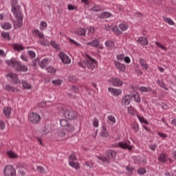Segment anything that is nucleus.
<instances>
[{
    "instance_id": "5701e85b",
    "label": "nucleus",
    "mask_w": 176,
    "mask_h": 176,
    "mask_svg": "<svg viewBox=\"0 0 176 176\" xmlns=\"http://www.w3.org/2000/svg\"><path fill=\"white\" fill-rule=\"evenodd\" d=\"M18 173L19 175L24 176L25 175V173L27 172V169L23 166L17 167Z\"/></svg>"
},
{
    "instance_id": "f8f14e48",
    "label": "nucleus",
    "mask_w": 176,
    "mask_h": 176,
    "mask_svg": "<svg viewBox=\"0 0 176 176\" xmlns=\"http://www.w3.org/2000/svg\"><path fill=\"white\" fill-rule=\"evenodd\" d=\"M130 101H131V95H125L122 99V105H130Z\"/></svg>"
},
{
    "instance_id": "ea45409f",
    "label": "nucleus",
    "mask_w": 176,
    "mask_h": 176,
    "mask_svg": "<svg viewBox=\"0 0 176 176\" xmlns=\"http://www.w3.org/2000/svg\"><path fill=\"white\" fill-rule=\"evenodd\" d=\"M14 50H16L17 52H20V50H24V47H23L22 45L16 44L14 46Z\"/></svg>"
},
{
    "instance_id": "20e7f679",
    "label": "nucleus",
    "mask_w": 176,
    "mask_h": 176,
    "mask_svg": "<svg viewBox=\"0 0 176 176\" xmlns=\"http://www.w3.org/2000/svg\"><path fill=\"white\" fill-rule=\"evenodd\" d=\"M3 173L5 176H16V169L12 165L6 166Z\"/></svg>"
},
{
    "instance_id": "f03ea898",
    "label": "nucleus",
    "mask_w": 176,
    "mask_h": 176,
    "mask_svg": "<svg viewBox=\"0 0 176 176\" xmlns=\"http://www.w3.org/2000/svg\"><path fill=\"white\" fill-rule=\"evenodd\" d=\"M60 109L61 112H63L65 118L66 119H68V120H75V119H78V116H79V113H78V112L74 110H71V109H68L63 107H60Z\"/></svg>"
},
{
    "instance_id": "c85d7f7f",
    "label": "nucleus",
    "mask_w": 176,
    "mask_h": 176,
    "mask_svg": "<svg viewBox=\"0 0 176 176\" xmlns=\"http://www.w3.org/2000/svg\"><path fill=\"white\" fill-rule=\"evenodd\" d=\"M22 85L24 89H30L32 87V86H31V85H30V83H28V82H26L24 80H22Z\"/></svg>"
},
{
    "instance_id": "4468645a",
    "label": "nucleus",
    "mask_w": 176,
    "mask_h": 176,
    "mask_svg": "<svg viewBox=\"0 0 176 176\" xmlns=\"http://www.w3.org/2000/svg\"><path fill=\"white\" fill-rule=\"evenodd\" d=\"M118 146L120 148H122V149H129V151H131V149H133V146H131V145H129L126 142H120L118 143Z\"/></svg>"
},
{
    "instance_id": "4d7b16f0",
    "label": "nucleus",
    "mask_w": 176,
    "mask_h": 176,
    "mask_svg": "<svg viewBox=\"0 0 176 176\" xmlns=\"http://www.w3.org/2000/svg\"><path fill=\"white\" fill-rule=\"evenodd\" d=\"M98 124H99L98 119L94 118L93 122V125L94 126V127H98Z\"/></svg>"
},
{
    "instance_id": "69168bd1",
    "label": "nucleus",
    "mask_w": 176,
    "mask_h": 176,
    "mask_svg": "<svg viewBox=\"0 0 176 176\" xmlns=\"http://www.w3.org/2000/svg\"><path fill=\"white\" fill-rule=\"evenodd\" d=\"M126 171H129V173H133V171H134V168H133V167H130V166H126Z\"/></svg>"
},
{
    "instance_id": "393cba45",
    "label": "nucleus",
    "mask_w": 176,
    "mask_h": 176,
    "mask_svg": "<svg viewBox=\"0 0 176 176\" xmlns=\"http://www.w3.org/2000/svg\"><path fill=\"white\" fill-rule=\"evenodd\" d=\"M131 98H134V100L135 101V102H138V103L141 102V98H140V95L138 94L131 95Z\"/></svg>"
},
{
    "instance_id": "e2e57ef3",
    "label": "nucleus",
    "mask_w": 176,
    "mask_h": 176,
    "mask_svg": "<svg viewBox=\"0 0 176 176\" xmlns=\"http://www.w3.org/2000/svg\"><path fill=\"white\" fill-rule=\"evenodd\" d=\"M5 129V122L3 121H0V130H3Z\"/></svg>"
},
{
    "instance_id": "423d86ee",
    "label": "nucleus",
    "mask_w": 176,
    "mask_h": 176,
    "mask_svg": "<svg viewBox=\"0 0 176 176\" xmlns=\"http://www.w3.org/2000/svg\"><path fill=\"white\" fill-rule=\"evenodd\" d=\"M14 16H15L16 19V25L19 28H21L23 27V14L21 11L19 10L15 13H13Z\"/></svg>"
},
{
    "instance_id": "6e6552de",
    "label": "nucleus",
    "mask_w": 176,
    "mask_h": 176,
    "mask_svg": "<svg viewBox=\"0 0 176 176\" xmlns=\"http://www.w3.org/2000/svg\"><path fill=\"white\" fill-rule=\"evenodd\" d=\"M59 57H60L62 63H63V64H70L71 63V58H69L68 57V56H67L65 54V53L60 52L59 53Z\"/></svg>"
},
{
    "instance_id": "c03bdc74",
    "label": "nucleus",
    "mask_w": 176,
    "mask_h": 176,
    "mask_svg": "<svg viewBox=\"0 0 176 176\" xmlns=\"http://www.w3.org/2000/svg\"><path fill=\"white\" fill-rule=\"evenodd\" d=\"M47 61L48 60L46 58L43 59L40 63V67L45 68V67L47 65Z\"/></svg>"
},
{
    "instance_id": "c9c22d12",
    "label": "nucleus",
    "mask_w": 176,
    "mask_h": 176,
    "mask_svg": "<svg viewBox=\"0 0 176 176\" xmlns=\"http://www.w3.org/2000/svg\"><path fill=\"white\" fill-rule=\"evenodd\" d=\"M131 127L135 133H138V131L140 130V126H138V124L133 123L131 124Z\"/></svg>"
},
{
    "instance_id": "bf43d9fd",
    "label": "nucleus",
    "mask_w": 176,
    "mask_h": 176,
    "mask_svg": "<svg viewBox=\"0 0 176 176\" xmlns=\"http://www.w3.org/2000/svg\"><path fill=\"white\" fill-rule=\"evenodd\" d=\"M41 45H43V46H49V41L47 40L41 41Z\"/></svg>"
},
{
    "instance_id": "6e6d98bb",
    "label": "nucleus",
    "mask_w": 176,
    "mask_h": 176,
    "mask_svg": "<svg viewBox=\"0 0 176 176\" xmlns=\"http://www.w3.org/2000/svg\"><path fill=\"white\" fill-rule=\"evenodd\" d=\"M98 159L99 160H102V162H107V163L109 162L108 158L107 157H104V156L98 157Z\"/></svg>"
},
{
    "instance_id": "6ab92c4d",
    "label": "nucleus",
    "mask_w": 176,
    "mask_h": 176,
    "mask_svg": "<svg viewBox=\"0 0 176 176\" xmlns=\"http://www.w3.org/2000/svg\"><path fill=\"white\" fill-rule=\"evenodd\" d=\"M4 89L6 91H12V93H15V91H19V90L17 89H16L14 87H12L9 85H6L4 87Z\"/></svg>"
},
{
    "instance_id": "1a4fd4ad",
    "label": "nucleus",
    "mask_w": 176,
    "mask_h": 176,
    "mask_svg": "<svg viewBox=\"0 0 176 176\" xmlns=\"http://www.w3.org/2000/svg\"><path fill=\"white\" fill-rule=\"evenodd\" d=\"M17 2H19V0H11V6H12V12L16 13L20 10V6L16 7L17 6Z\"/></svg>"
},
{
    "instance_id": "3c124183",
    "label": "nucleus",
    "mask_w": 176,
    "mask_h": 176,
    "mask_svg": "<svg viewBox=\"0 0 176 176\" xmlns=\"http://www.w3.org/2000/svg\"><path fill=\"white\" fill-rule=\"evenodd\" d=\"M52 83L53 85H55L56 86H60V85H61V83H63V81H61V80H52Z\"/></svg>"
},
{
    "instance_id": "a211bd4d",
    "label": "nucleus",
    "mask_w": 176,
    "mask_h": 176,
    "mask_svg": "<svg viewBox=\"0 0 176 176\" xmlns=\"http://www.w3.org/2000/svg\"><path fill=\"white\" fill-rule=\"evenodd\" d=\"M112 16V14L109 12H103L100 14L99 16V19H109Z\"/></svg>"
},
{
    "instance_id": "cd10ccee",
    "label": "nucleus",
    "mask_w": 176,
    "mask_h": 176,
    "mask_svg": "<svg viewBox=\"0 0 176 176\" xmlns=\"http://www.w3.org/2000/svg\"><path fill=\"white\" fill-rule=\"evenodd\" d=\"M158 161L161 163H166V154L162 153L158 157Z\"/></svg>"
},
{
    "instance_id": "603ef678",
    "label": "nucleus",
    "mask_w": 176,
    "mask_h": 176,
    "mask_svg": "<svg viewBox=\"0 0 176 176\" xmlns=\"http://www.w3.org/2000/svg\"><path fill=\"white\" fill-rule=\"evenodd\" d=\"M36 170L38 173H41V174H45V168H43V167H42V166H37Z\"/></svg>"
},
{
    "instance_id": "473e14b6",
    "label": "nucleus",
    "mask_w": 176,
    "mask_h": 176,
    "mask_svg": "<svg viewBox=\"0 0 176 176\" xmlns=\"http://www.w3.org/2000/svg\"><path fill=\"white\" fill-rule=\"evenodd\" d=\"M164 21L165 23L169 24V25H174V21H172L171 19L163 16Z\"/></svg>"
},
{
    "instance_id": "f257e3e1",
    "label": "nucleus",
    "mask_w": 176,
    "mask_h": 176,
    "mask_svg": "<svg viewBox=\"0 0 176 176\" xmlns=\"http://www.w3.org/2000/svg\"><path fill=\"white\" fill-rule=\"evenodd\" d=\"M6 64L10 67L14 68L16 72H27L28 67L25 65L21 64L19 61L16 60H8L6 61Z\"/></svg>"
},
{
    "instance_id": "8fccbe9b",
    "label": "nucleus",
    "mask_w": 176,
    "mask_h": 176,
    "mask_svg": "<svg viewBox=\"0 0 176 176\" xmlns=\"http://www.w3.org/2000/svg\"><path fill=\"white\" fill-rule=\"evenodd\" d=\"M28 54L30 56V57H31V58H35V52L32 51V50H29L28 51Z\"/></svg>"
},
{
    "instance_id": "39448f33",
    "label": "nucleus",
    "mask_w": 176,
    "mask_h": 176,
    "mask_svg": "<svg viewBox=\"0 0 176 176\" xmlns=\"http://www.w3.org/2000/svg\"><path fill=\"white\" fill-rule=\"evenodd\" d=\"M87 58L89 60H84L85 65H87V68L89 69H94L96 68V59L92 58L90 56L87 55Z\"/></svg>"
},
{
    "instance_id": "c756f323",
    "label": "nucleus",
    "mask_w": 176,
    "mask_h": 176,
    "mask_svg": "<svg viewBox=\"0 0 176 176\" xmlns=\"http://www.w3.org/2000/svg\"><path fill=\"white\" fill-rule=\"evenodd\" d=\"M86 33V30L83 28H78L76 31V34H77V35H85Z\"/></svg>"
},
{
    "instance_id": "a18cd8bd",
    "label": "nucleus",
    "mask_w": 176,
    "mask_h": 176,
    "mask_svg": "<svg viewBox=\"0 0 176 176\" xmlns=\"http://www.w3.org/2000/svg\"><path fill=\"white\" fill-rule=\"evenodd\" d=\"M41 28L40 30L41 31H43L46 27H47V23L46 21H41L40 23Z\"/></svg>"
},
{
    "instance_id": "4be33fe9",
    "label": "nucleus",
    "mask_w": 176,
    "mask_h": 176,
    "mask_svg": "<svg viewBox=\"0 0 176 176\" xmlns=\"http://www.w3.org/2000/svg\"><path fill=\"white\" fill-rule=\"evenodd\" d=\"M12 111V109L10 107H5L3 109V113L8 119H9V118H10V111Z\"/></svg>"
},
{
    "instance_id": "0e129e2a",
    "label": "nucleus",
    "mask_w": 176,
    "mask_h": 176,
    "mask_svg": "<svg viewBox=\"0 0 176 176\" xmlns=\"http://www.w3.org/2000/svg\"><path fill=\"white\" fill-rule=\"evenodd\" d=\"M67 9H68V10H75V6L69 4L67 6Z\"/></svg>"
},
{
    "instance_id": "5fc2aeb1",
    "label": "nucleus",
    "mask_w": 176,
    "mask_h": 176,
    "mask_svg": "<svg viewBox=\"0 0 176 176\" xmlns=\"http://www.w3.org/2000/svg\"><path fill=\"white\" fill-rule=\"evenodd\" d=\"M58 135H59V137L63 138L65 137V132H64V131L60 129L58 131Z\"/></svg>"
},
{
    "instance_id": "774afa93",
    "label": "nucleus",
    "mask_w": 176,
    "mask_h": 176,
    "mask_svg": "<svg viewBox=\"0 0 176 176\" xmlns=\"http://www.w3.org/2000/svg\"><path fill=\"white\" fill-rule=\"evenodd\" d=\"M124 61L129 64V63H130L131 61L130 58L129 56H124Z\"/></svg>"
},
{
    "instance_id": "9d476101",
    "label": "nucleus",
    "mask_w": 176,
    "mask_h": 176,
    "mask_svg": "<svg viewBox=\"0 0 176 176\" xmlns=\"http://www.w3.org/2000/svg\"><path fill=\"white\" fill-rule=\"evenodd\" d=\"M108 90L114 97H118V96H120L122 94V90L118 89H115L113 87H109Z\"/></svg>"
},
{
    "instance_id": "2f4dec72",
    "label": "nucleus",
    "mask_w": 176,
    "mask_h": 176,
    "mask_svg": "<svg viewBox=\"0 0 176 176\" xmlns=\"http://www.w3.org/2000/svg\"><path fill=\"white\" fill-rule=\"evenodd\" d=\"M1 28L3 30H10V28H12V24L9 22H7V23H5L3 25H2Z\"/></svg>"
},
{
    "instance_id": "bb28decb",
    "label": "nucleus",
    "mask_w": 176,
    "mask_h": 176,
    "mask_svg": "<svg viewBox=\"0 0 176 176\" xmlns=\"http://www.w3.org/2000/svg\"><path fill=\"white\" fill-rule=\"evenodd\" d=\"M155 46H157V47L161 49V50H164V52H167V48L166 47H164V45H162V43H160L157 41H155Z\"/></svg>"
},
{
    "instance_id": "49530a36",
    "label": "nucleus",
    "mask_w": 176,
    "mask_h": 176,
    "mask_svg": "<svg viewBox=\"0 0 176 176\" xmlns=\"http://www.w3.org/2000/svg\"><path fill=\"white\" fill-rule=\"evenodd\" d=\"M146 173V169L144 168H140L138 170V174H140V175H144Z\"/></svg>"
},
{
    "instance_id": "052dcab7",
    "label": "nucleus",
    "mask_w": 176,
    "mask_h": 176,
    "mask_svg": "<svg viewBox=\"0 0 176 176\" xmlns=\"http://www.w3.org/2000/svg\"><path fill=\"white\" fill-rule=\"evenodd\" d=\"M124 54H120L117 56V59L118 60H120L121 61H123V60H124Z\"/></svg>"
},
{
    "instance_id": "a19ab883",
    "label": "nucleus",
    "mask_w": 176,
    "mask_h": 176,
    "mask_svg": "<svg viewBox=\"0 0 176 176\" xmlns=\"http://www.w3.org/2000/svg\"><path fill=\"white\" fill-rule=\"evenodd\" d=\"M105 45L107 47H115V43H113V41H108L105 42Z\"/></svg>"
},
{
    "instance_id": "79ce46f5",
    "label": "nucleus",
    "mask_w": 176,
    "mask_h": 176,
    "mask_svg": "<svg viewBox=\"0 0 176 176\" xmlns=\"http://www.w3.org/2000/svg\"><path fill=\"white\" fill-rule=\"evenodd\" d=\"M46 71H47V72H49L50 74H56V69H54L52 66L46 67Z\"/></svg>"
},
{
    "instance_id": "09e8293b",
    "label": "nucleus",
    "mask_w": 176,
    "mask_h": 176,
    "mask_svg": "<svg viewBox=\"0 0 176 176\" xmlns=\"http://www.w3.org/2000/svg\"><path fill=\"white\" fill-rule=\"evenodd\" d=\"M102 129L104 131L100 133V135L101 137H104L105 138H107V137H108V131H107V129H105V126H102Z\"/></svg>"
},
{
    "instance_id": "37998d69",
    "label": "nucleus",
    "mask_w": 176,
    "mask_h": 176,
    "mask_svg": "<svg viewBox=\"0 0 176 176\" xmlns=\"http://www.w3.org/2000/svg\"><path fill=\"white\" fill-rule=\"evenodd\" d=\"M112 31H113V32H115V34L117 35H120L122 34V32L119 30V28L116 25L112 28Z\"/></svg>"
},
{
    "instance_id": "dca6fc26",
    "label": "nucleus",
    "mask_w": 176,
    "mask_h": 176,
    "mask_svg": "<svg viewBox=\"0 0 176 176\" xmlns=\"http://www.w3.org/2000/svg\"><path fill=\"white\" fill-rule=\"evenodd\" d=\"M138 43H139L140 45H142L143 46H146V45H148V38H146V37H140L138 40H137Z\"/></svg>"
},
{
    "instance_id": "7c9ffc66",
    "label": "nucleus",
    "mask_w": 176,
    "mask_h": 176,
    "mask_svg": "<svg viewBox=\"0 0 176 176\" xmlns=\"http://www.w3.org/2000/svg\"><path fill=\"white\" fill-rule=\"evenodd\" d=\"M139 90L140 91H143V92H145V93H148L149 91H152V89L151 87H140L139 88Z\"/></svg>"
},
{
    "instance_id": "338daca9",
    "label": "nucleus",
    "mask_w": 176,
    "mask_h": 176,
    "mask_svg": "<svg viewBox=\"0 0 176 176\" xmlns=\"http://www.w3.org/2000/svg\"><path fill=\"white\" fill-rule=\"evenodd\" d=\"M72 91H74V93H78V88H76L75 86H72L71 87Z\"/></svg>"
},
{
    "instance_id": "9b49d317",
    "label": "nucleus",
    "mask_w": 176,
    "mask_h": 176,
    "mask_svg": "<svg viewBox=\"0 0 176 176\" xmlns=\"http://www.w3.org/2000/svg\"><path fill=\"white\" fill-rule=\"evenodd\" d=\"M111 85L113 86H116V87H119L123 85V81L118 78H113L111 79Z\"/></svg>"
},
{
    "instance_id": "72a5a7b5",
    "label": "nucleus",
    "mask_w": 176,
    "mask_h": 176,
    "mask_svg": "<svg viewBox=\"0 0 176 176\" xmlns=\"http://www.w3.org/2000/svg\"><path fill=\"white\" fill-rule=\"evenodd\" d=\"M7 154L10 159H16V157H17V155L12 151H8Z\"/></svg>"
},
{
    "instance_id": "e433bc0d",
    "label": "nucleus",
    "mask_w": 176,
    "mask_h": 176,
    "mask_svg": "<svg viewBox=\"0 0 176 176\" xmlns=\"http://www.w3.org/2000/svg\"><path fill=\"white\" fill-rule=\"evenodd\" d=\"M1 37L4 38V39H7L8 41H10V35L9 34V32H3L1 33Z\"/></svg>"
},
{
    "instance_id": "f704fd0d",
    "label": "nucleus",
    "mask_w": 176,
    "mask_h": 176,
    "mask_svg": "<svg viewBox=\"0 0 176 176\" xmlns=\"http://www.w3.org/2000/svg\"><path fill=\"white\" fill-rule=\"evenodd\" d=\"M69 124V122H68V120H67L65 119H62L60 120V126H62V127H65V126H68Z\"/></svg>"
},
{
    "instance_id": "de8ad7c7",
    "label": "nucleus",
    "mask_w": 176,
    "mask_h": 176,
    "mask_svg": "<svg viewBox=\"0 0 176 176\" xmlns=\"http://www.w3.org/2000/svg\"><path fill=\"white\" fill-rule=\"evenodd\" d=\"M138 119H139L140 123H144V124H149V122H148V120H146L145 119V118L139 116Z\"/></svg>"
},
{
    "instance_id": "2eb2a0df",
    "label": "nucleus",
    "mask_w": 176,
    "mask_h": 176,
    "mask_svg": "<svg viewBox=\"0 0 176 176\" xmlns=\"http://www.w3.org/2000/svg\"><path fill=\"white\" fill-rule=\"evenodd\" d=\"M88 46H92V47H97L100 45V40L98 38H94L92 41L87 43Z\"/></svg>"
},
{
    "instance_id": "4c0bfd02",
    "label": "nucleus",
    "mask_w": 176,
    "mask_h": 176,
    "mask_svg": "<svg viewBox=\"0 0 176 176\" xmlns=\"http://www.w3.org/2000/svg\"><path fill=\"white\" fill-rule=\"evenodd\" d=\"M51 46L54 47V49H56V50H60V45L56 43V41H51L50 42Z\"/></svg>"
},
{
    "instance_id": "412c9836",
    "label": "nucleus",
    "mask_w": 176,
    "mask_h": 176,
    "mask_svg": "<svg viewBox=\"0 0 176 176\" xmlns=\"http://www.w3.org/2000/svg\"><path fill=\"white\" fill-rule=\"evenodd\" d=\"M33 34L37 35L40 39H45V35L39 31V30H34L32 31Z\"/></svg>"
},
{
    "instance_id": "a878e982",
    "label": "nucleus",
    "mask_w": 176,
    "mask_h": 176,
    "mask_svg": "<svg viewBox=\"0 0 176 176\" xmlns=\"http://www.w3.org/2000/svg\"><path fill=\"white\" fill-rule=\"evenodd\" d=\"M140 63L142 68H144V69L148 70V64H146V61H145V60L140 58Z\"/></svg>"
},
{
    "instance_id": "f3484780",
    "label": "nucleus",
    "mask_w": 176,
    "mask_h": 176,
    "mask_svg": "<svg viewBox=\"0 0 176 176\" xmlns=\"http://www.w3.org/2000/svg\"><path fill=\"white\" fill-rule=\"evenodd\" d=\"M115 65L118 69L121 71L122 72H124L126 71V66L118 61L115 62Z\"/></svg>"
},
{
    "instance_id": "ddd939ff",
    "label": "nucleus",
    "mask_w": 176,
    "mask_h": 176,
    "mask_svg": "<svg viewBox=\"0 0 176 176\" xmlns=\"http://www.w3.org/2000/svg\"><path fill=\"white\" fill-rule=\"evenodd\" d=\"M106 156L109 159H116V151L113 150H107L106 151Z\"/></svg>"
},
{
    "instance_id": "aec40b11",
    "label": "nucleus",
    "mask_w": 176,
    "mask_h": 176,
    "mask_svg": "<svg viewBox=\"0 0 176 176\" xmlns=\"http://www.w3.org/2000/svg\"><path fill=\"white\" fill-rule=\"evenodd\" d=\"M91 12H101L103 10L102 7L100 5L95 4L90 9Z\"/></svg>"
},
{
    "instance_id": "864d4df0",
    "label": "nucleus",
    "mask_w": 176,
    "mask_h": 176,
    "mask_svg": "<svg viewBox=\"0 0 176 176\" xmlns=\"http://www.w3.org/2000/svg\"><path fill=\"white\" fill-rule=\"evenodd\" d=\"M119 28H120L122 31H126V30H127V25H126L125 24L121 23L119 25Z\"/></svg>"
},
{
    "instance_id": "b1692460",
    "label": "nucleus",
    "mask_w": 176,
    "mask_h": 176,
    "mask_svg": "<svg viewBox=\"0 0 176 176\" xmlns=\"http://www.w3.org/2000/svg\"><path fill=\"white\" fill-rule=\"evenodd\" d=\"M69 166H71V167H73V168H80V166L79 165V163L78 162H75L74 161H69Z\"/></svg>"
},
{
    "instance_id": "7ed1b4c3",
    "label": "nucleus",
    "mask_w": 176,
    "mask_h": 176,
    "mask_svg": "<svg viewBox=\"0 0 176 176\" xmlns=\"http://www.w3.org/2000/svg\"><path fill=\"white\" fill-rule=\"evenodd\" d=\"M28 119L32 124H36L41 122V116L36 113H31L28 116Z\"/></svg>"
},
{
    "instance_id": "0eeeda50",
    "label": "nucleus",
    "mask_w": 176,
    "mask_h": 176,
    "mask_svg": "<svg viewBox=\"0 0 176 176\" xmlns=\"http://www.w3.org/2000/svg\"><path fill=\"white\" fill-rule=\"evenodd\" d=\"M8 76L10 78L12 85H20L21 81H20V79H19L17 74L10 73L8 74Z\"/></svg>"
},
{
    "instance_id": "13d9d810",
    "label": "nucleus",
    "mask_w": 176,
    "mask_h": 176,
    "mask_svg": "<svg viewBox=\"0 0 176 176\" xmlns=\"http://www.w3.org/2000/svg\"><path fill=\"white\" fill-rule=\"evenodd\" d=\"M109 120H110V122H112V123H116V119L113 117V116H109L108 117Z\"/></svg>"
},
{
    "instance_id": "58836bf2",
    "label": "nucleus",
    "mask_w": 176,
    "mask_h": 176,
    "mask_svg": "<svg viewBox=\"0 0 176 176\" xmlns=\"http://www.w3.org/2000/svg\"><path fill=\"white\" fill-rule=\"evenodd\" d=\"M65 127L67 131H74L75 130V127H74L73 125L69 123Z\"/></svg>"
},
{
    "instance_id": "680f3d73",
    "label": "nucleus",
    "mask_w": 176,
    "mask_h": 176,
    "mask_svg": "<svg viewBox=\"0 0 176 176\" xmlns=\"http://www.w3.org/2000/svg\"><path fill=\"white\" fill-rule=\"evenodd\" d=\"M149 148L151 151H155L156 148H157V145L156 144H151Z\"/></svg>"
}]
</instances>
